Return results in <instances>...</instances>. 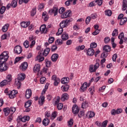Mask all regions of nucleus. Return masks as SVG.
<instances>
[{
  "label": "nucleus",
  "instance_id": "obj_1",
  "mask_svg": "<svg viewBox=\"0 0 127 127\" xmlns=\"http://www.w3.org/2000/svg\"><path fill=\"white\" fill-rule=\"evenodd\" d=\"M9 58V56H8V52L5 51L3 52L0 55V72H5L6 70L8 69V66L5 64V62L7 61V59Z\"/></svg>",
  "mask_w": 127,
  "mask_h": 127
},
{
  "label": "nucleus",
  "instance_id": "obj_2",
  "mask_svg": "<svg viewBox=\"0 0 127 127\" xmlns=\"http://www.w3.org/2000/svg\"><path fill=\"white\" fill-rule=\"evenodd\" d=\"M49 52H50V48H47L44 50L43 54L41 53H39L36 58V61H39V62H42V61H44L45 59V58L43 56L46 57V56H47L48 54H49Z\"/></svg>",
  "mask_w": 127,
  "mask_h": 127
},
{
  "label": "nucleus",
  "instance_id": "obj_3",
  "mask_svg": "<svg viewBox=\"0 0 127 127\" xmlns=\"http://www.w3.org/2000/svg\"><path fill=\"white\" fill-rule=\"evenodd\" d=\"M71 21H73V18H69L65 20H63L60 24V27L63 28H65V27H67L68 25H69V23H70Z\"/></svg>",
  "mask_w": 127,
  "mask_h": 127
},
{
  "label": "nucleus",
  "instance_id": "obj_4",
  "mask_svg": "<svg viewBox=\"0 0 127 127\" xmlns=\"http://www.w3.org/2000/svg\"><path fill=\"white\" fill-rule=\"evenodd\" d=\"M100 67V64L99 63H96L95 65L91 64L89 66V71L90 73H94V72H96L97 69Z\"/></svg>",
  "mask_w": 127,
  "mask_h": 127
},
{
  "label": "nucleus",
  "instance_id": "obj_5",
  "mask_svg": "<svg viewBox=\"0 0 127 127\" xmlns=\"http://www.w3.org/2000/svg\"><path fill=\"white\" fill-rule=\"evenodd\" d=\"M72 13V11L70 10L66 11L64 13H63L61 17L63 19L65 18H67V17H70L71 16Z\"/></svg>",
  "mask_w": 127,
  "mask_h": 127
},
{
  "label": "nucleus",
  "instance_id": "obj_6",
  "mask_svg": "<svg viewBox=\"0 0 127 127\" xmlns=\"http://www.w3.org/2000/svg\"><path fill=\"white\" fill-rule=\"evenodd\" d=\"M8 94L10 99H14V98L16 97V95H17V91L15 90L8 91Z\"/></svg>",
  "mask_w": 127,
  "mask_h": 127
},
{
  "label": "nucleus",
  "instance_id": "obj_7",
  "mask_svg": "<svg viewBox=\"0 0 127 127\" xmlns=\"http://www.w3.org/2000/svg\"><path fill=\"white\" fill-rule=\"evenodd\" d=\"M49 14L52 15V14H54V16L57 15L58 14V7H54L53 8L50 9L49 10Z\"/></svg>",
  "mask_w": 127,
  "mask_h": 127
},
{
  "label": "nucleus",
  "instance_id": "obj_8",
  "mask_svg": "<svg viewBox=\"0 0 127 127\" xmlns=\"http://www.w3.org/2000/svg\"><path fill=\"white\" fill-rule=\"evenodd\" d=\"M52 79L53 81H55L54 83V86H58V84L60 83V79L57 77L56 75H53Z\"/></svg>",
  "mask_w": 127,
  "mask_h": 127
},
{
  "label": "nucleus",
  "instance_id": "obj_9",
  "mask_svg": "<svg viewBox=\"0 0 127 127\" xmlns=\"http://www.w3.org/2000/svg\"><path fill=\"white\" fill-rule=\"evenodd\" d=\"M28 67V64L27 62H24L20 66V70L22 71H25L27 67Z\"/></svg>",
  "mask_w": 127,
  "mask_h": 127
},
{
  "label": "nucleus",
  "instance_id": "obj_10",
  "mask_svg": "<svg viewBox=\"0 0 127 127\" xmlns=\"http://www.w3.org/2000/svg\"><path fill=\"white\" fill-rule=\"evenodd\" d=\"M14 50L15 53H16V54H20L22 52V48L20 46H16L15 47Z\"/></svg>",
  "mask_w": 127,
  "mask_h": 127
},
{
  "label": "nucleus",
  "instance_id": "obj_11",
  "mask_svg": "<svg viewBox=\"0 0 127 127\" xmlns=\"http://www.w3.org/2000/svg\"><path fill=\"white\" fill-rule=\"evenodd\" d=\"M40 31H41L42 33H47V32H48V30L46 28V25H42L40 27Z\"/></svg>",
  "mask_w": 127,
  "mask_h": 127
},
{
  "label": "nucleus",
  "instance_id": "obj_12",
  "mask_svg": "<svg viewBox=\"0 0 127 127\" xmlns=\"http://www.w3.org/2000/svg\"><path fill=\"white\" fill-rule=\"evenodd\" d=\"M31 96H32V92L31 91V89H27L25 92V97L26 99H30V97H31Z\"/></svg>",
  "mask_w": 127,
  "mask_h": 127
},
{
  "label": "nucleus",
  "instance_id": "obj_13",
  "mask_svg": "<svg viewBox=\"0 0 127 127\" xmlns=\"http://www.w3.org/2000/svg\"><path fill=\"white\" fill-rule=\"evenodd\" d=\"M79 108L78 107V106L74 105L72 107V112L73 113V114H74V115H76V114H78L79 113Z\"/></svg>",
  "mask_w": 127,
  "mask_h": 127
},
{
  "label": "nucleus",
  "instance_id": "obj_14",
  "mask_svg": "<svg viewBox=\"0 0 127 127\" xmlns=\"http://www.w3.org/2000/svg\"><path fill=\"white\" fill-rule=\"evenodd\" d=\"M68 99H69V95L67 93H64L62 95L61 100L62 102H64V101L68 100Z\"/></svg>",
  "mask_w": 127,
  "mask_h": 127
},
{
  "label": "nucleus",
  "instance_id": "obj_15",
  "mask_svg": "<svg viewBox=\"0 0 127 127\" xmlns=\"http://www.w3.org/2000/svg\"><path fill=\"white\" fill-rule=\"evenodd\" d=\"M59 55L57 54H54L51 57V60L53 62H56L58 60Z\"/></svg>",
  "mask_w": 127,
  "mask_h": 127
},
{
  "label": "nucleus",
  "instance_id": "obj_16",
  "mask_svg": "<svg viewBox=\"0 0 127 127\" xmlns=\"http://www.w3.org/2000/svg\"><path fill=\"white\" fill-rule=\"evenodd\" d=\"M87 54L89 56H93V55H94V54H95V51H94V49H93L91 48H89L87 50Z\"/></svg>",
  "mask_w": 127,
  "mask_h": 127
},
{
  "label": "nucleus",
  "instance_id": "obj_17",
  "mask_svg": "<svg viewBox=\"0 0 127 127\" xmlns=\"http://www.w3.org/2000/svg\"><path fill=\"white\" fill-rule=\"evenodd\" d=\"M96 115V113L93 111H89L87 113V117L89 118V119H92V118H94Z\"/></svg>",
  "mask_w": 127,
  "mask_h": 127
},
{
  "label": "nucleus",
  "instance_id": "obj_18",
  "mask_svg": "<svg viewBox=\"0 0 127 127\" xmlns=\"http://www.w3.org/2000/svg\"><path fill=\"white\" fill-rule=\"evenodd\" d=\"M87 82H84L80 87V92H85L87 90Z\"/></svg>",
  "mask_w": 127,
  "mask_h": 127
},
{
  "label": "nucleus",
  "instance_id": "obj_19",
  "mask_svg": "<svg viewBox=\"0 0 127 127\" xmlns=\"http://www.w3.org/2000/svg\"><path fill=\"white\" fill-rule=\"evenodd\" d=\"M60 102V97L58 96L53 100V103L54 104L55 106H57L59 102Z\"/></svg>",
  "mask_w": 127,
  "mask_h": 127
},
{
  "label": "nucleus",
  "instance_id": "obj_20",
  "mask_svg": "<svg viewBox=\"0 0 127 127\" xmlns=\"http://www.w3.org/2000/svg\"><path fill=\"white\" fill-rule=\"evenodd\" d=\"M17 79L20 81H23L25 79V74L24 73H20L18 75Z\"/></svg>",
  "mask_w": 127,
  "mask_h": 127
},
{
  "label": "nucleus",
  "instance_id": "obj_21",
  "mask_svg": "<svg viewBox=\"0 0 127 127\" xmlns=\"http://www.w3.org/2000/svg\"><path fill=\"white\" fill-rule=\"evenodd\" d=\"M43 125L44 126H45V127L48 126V125H49L50 123V120H49V119L48 118H45L43 120Z\"/></svg>",
  "mask_w": 127,
  "mask_h": 127
},
{
  "label": "nucleus",
  "instance_id": "obj_22",
  "mask_svg": "<svg viewBox=\"0 0 127 127\" xmlns=\"http://www.w3.org/2000/svg\"><path fill=\"white\" fill-rule=\"evenodd\" d=\"M3 112L4 113V115L6 117H7L10 114V112L9 111V108L6 107L4 109H3Z\"/></svg>",
  "mask_w": 127,
  "mask_h": 127
},
{
  "label": "nucleus",
  "instance_id": "obj_23",
  "mask_svg": "<svg viewBox=\"0 0 127 127\" xmlns=\"http://www.w3.org/2000/svg\"><path fill=\"white\" fill-rule=\"evenodd\" d=\"M69 77H64L61 80V83L62 84H67V83H69Z\"/></svg>",
  "mask_w": 127,
  "mask_h": 127
},
{
  "label": "nucleus",
  "instance_id": "obj_24",
  "mask_svg": "<svg viewBox=\"0 0 127 127\" xmlns=\"http://www.w3.org/2000/svg\"><path fill=\"white\" fill-rule=\"evenodd\" d=\"M30 24V22H21V26L23 28H26L28 25Z\"/></svg>",
  "mask_w": 127,
  "mask_h": 127
},
{
  "label": "nucleus",
  "instance_id": "obj_25",
  "mask_svg": "<svg viewBox=\"0 0 127 127\" xmlns=\"http://www.w3.org/2000/svg\"><path fill=\"white\" fill-rule=\"evenodd\" d=\"M127 8V0H123L122 10L125 11Z\"/></svg>",
  "mask_w": 127,
  "mask_h": 127
},
{
  "label": "nucleus",
  "instance_id": "obj_26",
  "mask_svg": "<svg viewBox=\"0 0 127 127\" xmlns=\"http://www.w3.org/2000/svg\"><path fill=\"white\" fill-rule=\"evenodd\" d=\"M40 70V64H37L35 65V66L33 68L34 72H39Z\"/></svg>",
  "mask_w": 127,
  "mask_h": 127
},
{
  "label": "nucleus",
  "instance_id": "obj_27",
  "mask_svg": "<svg viewBox=\"0 0 127 127\" xmlns=\"http://www.w3.org/2000/svg\"><path fill=\"white\" fill-rule=\"evenodd\" d=\"M8 27H9V24H5V25H4L2 28V31H3V32H6L8 30Z\"/></svg>",
  "mask_w": 127,
  "mask_h": 127
},
{
  "label": "nucleus",
  "instance_id": "obj_28",
  "mask_svg": "<svg viewBox=\"0 0 127 127\" xmlns=\"http://www.w3.org/2000/svg\"><path fill=\"white\" fill-rule=\"evenodd\" d=\"M42 18L45 21H47L48 20V15L46 13V12H44L42 13Z\"/></svg>",
  "mask_w": 127,
  "mask_h": 127
},
{
  "label": "nucleus",
  "instance_id": "obj_29",
  "mask_svg": "<svg viewBox=\"0 0 127 127\" xmlns=\"http://www.w3.org/2000/svg\"><path fill=\"white\" fill-rule=\"evenodd\" d=\"M68 38H69L68 34L66 33H64L62 36V40H64V41L67 40Z\"/></svg>",
  "mask_w": 127,
  "mask_h": 127
},
{
  "label": "nucleus",
  "instance_id": "obj_30",
  "mask_svg": "<svg viewBox=\"0 0 127 127\" xmlns=\"http://www.w3.org/2000/svg\"><path fill=\"white\" fill-rule=\"evenodd\" d=\"M103 50L105 52H110L111 51V47L109 45H105L103 47Z\"/></svg>",
  "mask_w": 127,
  "mask_h": 127
},
{
  "label": "nucleus",
  "instance_id": "obj_31",
  "mask_svg": "<svg viewBox=\"0 0 127 127\" xmlns=\"http://www.w3.org/2000/svg\"><path fill=\"white\" fill-rule=\"evenodd\" d=\"M15 85L17 86L18 88H19L21 86V82L19 79H15Z\"/></svg>",
  "mask_w": 127,
  "mask_h": 127
},
{
  "label": "nucleus",
  "instance_id": "obj_32",
  "mask_svg": "<svg viewBox=\"0 0 127 127\" xmlns=\"http://www.w3.org/2000/svg\"><path fill=\"white\" fill-rule=\"evenodd\" d=\"M63 44V41L61 39H58L55 41V45H62Z\"/></svg>",
  "mask_w": 127,
  "mask_h": 127
},
{
  "label": "nucleus",
  "instance_id": "obj_33",
  "mask_svg": "<svg viewBox=\"0 0 127 127\" xmlns=\"http://www.w3.org/2000/svg\"><path fill=\"white\" fill-rule=\"evenodd\" d=\"M45 101V96L43 95L41 96L39 98V104H42V105H43Z\"/></svg>",
  "mask_w": 127,
  "mask_h": 127
},
{
  "label": "nucleus",
  "instance_id": "obj_34",
  "mask_svg": "<svg viewBox=\"0 0 127 127\" xmlns=\"http://www.w3.org/2000/svg\"><path fill=\"white\" fill-rule=\"evenodd\" d=\"M127 21V17H125L123 18V19H121L120 20V25H124L125 23H126Z\"/></svg>",
  "mask_w": 127,
  "mask_h": 127
},
{
  "label": "nucleus",
  "instance_id": "obj_35",
  "mask_svg": "<svg viewBox=\"0 0 127 127\" xmlns=\"http://www.w3.org/2000/svg\"><path fill=\"white\" fill-rule=\"evenodd\" d=\"M32 104V101L29 100L25 103V108H29Z\"/></svg>",
  "mask_w": 127,
  "mask_h": 127
},
{
  "label": "nucleus",
  "instance_id": "obj_36",
  "mask_svg": "<svg viewBox=\"0 0 127 127\" xmlns=\"http://www.w3.org/2000/svg\"><path fill=\"white\" fill-rule=\"evenodd\" d=\"M7 84H8L7 80L4 79L0 83V87H3L4 86L7 85Z\"/></svg>",
  "mask_w": 127,
  "mask_h": 127
},
{
  "label": "nucleus",
  "instance_id": "obj_37",
  "mask_svg": "<svg viewBox=\"0 0 127 127\" xmlns=\"http://www.w3.org/2000/svg\"><path fill=\"white\" fill-rule=\"evenodd\" d=\"M61 89L63 92H67V91L69 90V85L62 86L61 87Z\"/></svg>",
  "mask_w": 127,
  "mask_h": 127
},
{
  "label": "nucleus",
  "instance_id": "obj_38",
  "mask_svg": "<svg viewBox=\"0 0 127 127\" xmlns=\"http://www.w3.org/2000/svg\"><path fill=\"white\" fill-rule=\"evenodd\" d=\"M88 107H89V103L88 102L85 101L82 103L81 105V108L82 109H86Z\"/></svg>",
  "mask_w": 127,
  "mask_h": 127
},
{
  "label": "nucleus",
  "instance_id": "obj_39",
  "mask_svg": "<svg viewBox=\"0 0 127 127\" xmlns=\"http://www.w3.org/2000/svg\"><path fill=\"white\" fill-rule=\"evenodd\" d=\"M88 91L89 92H90L92 95H94V93H95V86L90 87L89 88Z\"/></svg>",
  "mask_w": 127,
  "mask_h": 127
},
{
  "label": "nucleus",
  "instance_id": "obj_40",
  "mask_svg": "<svg viewBox=\"0 0 127 127\" xmlns=\"http://www.w3.org/2000/svg\"><path fill=\"white\" fill-rule=\"evenodd\" d=\"M8 83L11 82V80H12V76L11 74H8L6 77V79Z\"/></svg>",
  "mask_w": 127,
  "mask_h": 127
},
{
  "label": "nucleus",
  "instance_id": "obj_41",
  "mask_svg": "<svg viewBox=\"0 0 127 127\" xmlns=\"http://www.w3.org/2000/svg\"><path fill=\"white\" fill-rule=\"evenodd\" d=\"M12 7H16L17 5V0H13L11 3Z\"/></svg>",
  "mask_w": 127,
  "mask_h": 127
},
{
  "label": "nucleus",
  "instance_id": "obj_42",
  "mask_svg": "<svg viewBox=\"0 0 127 127\" xmlns=\"http://www.w3.org/2000/svg\"><path fill=\"white\" fill-rule=\"evenodd\" d=\"M10 114L12 115L14 113H15V111H16V108L15 107H11L10 108H9Z\"/></svg>",
  "mask_w": 127,
  "mask_h": 127
},
{
  "label": "nucleus",
  "instance_id": "obj_43",
  "mask_svg": "<svg viewBox=\"0 0 127 127\" xmlns=\"http://www.w3.org/2000/svg\"><path fill=\"white\" fill-rule=\"evenodd\" d=\"M58 47H57V45H54L52 46L51 48V50L52 52H54V51H56L57 50V49Z\"/></svg>",
  "mask_w": 127,
  "mask_h": 127
},
{
  "label": "nucleus",
  "instance_id": "obj_44",
  "mask_svg": "<svg viewBox=\"0 0 127 127\" xmlns=\"http://www.w3.org/2000/svg\"><path fill=\"white\" fill-rule=\"evenodd\" d=\"M112 10H106L105 11V15H107L108 16H111L112 15Z\"/></svg>",
  "mask_w": 127,
  "mask_h": 127
},
{
  "label": "nucleus",
  "instance_id": "obj_45",
  "mask_svg": "<svg viewBox=\"0 0 127 127\" xmlns=\"http://www.w3.org/2000/svg\"><path fill=\"white\" fill-rule=\"evenodd\" d=\"M119 34V30L118 29H115L112 33V36H117Z\"/></svg>",
  "mask_w": 127,
  "mask_h": 127
},
{
  "label": "nucleus",
  "instance_id": "obj_46",
  "mask_svg": "<svg viewBox=\"0 0 127 127\" xmlns=\"http://www.w3.org/2000/svg\"><path fill=\"white\" fill-rule=\"evenodd\" d=\"M35 14H36V8H34L31 11V16H34Z\"/></svg>",
  "mask_w": 127,
  "mask_h": 127
},
{
  "label": "nucleus",
  "instance_id": "obj_47",
  "mask_svg": "<svg viewBox=\"0 0 127 127\" xmlns=\"http://www.w3.org/2000/svg\"><path fill=\"white\" fill-rule=\"evenodd\" d=\"M45 62H46V67H50L51 65V61H48V60L46 59L45 60Z\"/></svg>",
  "mask_w": 127,
  "mask_h": 127
},
{
  "label": "nucleus",
  "instance_id": "obj_48",
  "mask_svg": "<svg viewBox=\"0 0 127 127\" xmlns=\"http://www.w3.org/2000/svg\"><path fill=\"white\" fill-rule=\"evenodd\" d=\"M62 32H63V28L61 27L59 29L57 33V35H61V34H62Z\"/></svg>",
  "mask_w": 127,
  "mask_h": 127
},
{
  "label": "nucleus",
  "instance_id": "obj_49",
  "mask_svg": "<svg viewBox=\"0 0 127 127\" xmlns=\"http://www.w3.org/2000/svg\"><path fill=\"white\" fill-rule=\"evenodd\" d=\"M41 84H44L46 82V78L45 77H42L40 79Z\"/></svg>",
  "mask_w": 127,
  "mask_h": 127
},
{
  "label": "nucleus",
  "instance_id": "obj_50",
  "mask_svg": "<svg viewBox=\"0 0 127 127\" xmlns=\"http://www.w3.org/2000/svg\"><path fill=\"white\" fill-rule=\"evenodd\" d=\"M5 7L2 6L0 8V14H3L4 13V11H5Z\"/></svg>",
  "mask_w": 127,
  "mask_h": 127
},
{
  "label": "nucleus",
  "instance_id": "obj_51",
  "mask_svg": "<svg viewBox=\"0 0 127 127\" xmlns=\"http://www.w3.org/2000/svg\"><path fill=\"white\" fill-rule=\"evenodd\" d=\"M57 107L58 108V109L60 111L61 110H62L63 109V104L62 103H59L57 105Z\"/></svg>",
  "mask_w": 127,
  "mask_h": 127
},
{
  "label": "nucleus",
  "instance_id": "obj_52",
  "mask_svg": "<svg viewBox=\"0 0 127 127\" xmlns=\"http://www.w3.org/2000/svg\"><path fill=\"white\" fill-rule=\"evenodd\" d=\"M23 45L25 48H28V47H29V42L28 41H25L23 43Z\"/></svg>",
  "mask_w": 127,
  "mask_h": 127
},
{
  "label": "nucleus",
  "instance_id": "obj_53",
  "mask_svg": "<svg viewBox=\"0 0 127 127\" xmlns=\"http://www.w3.org/2000/svg\"><path fill=\"white\" fill-rule=\"evenodd\" d=\"M54 40H55V38L53 37H51L49 38V43L50 44L53 43L54 42Z\"/></svg>",
  "mask_w": 127,
  "mask_h": 127
},
{
  "label": "nucleus",
  "instance_id": "obj_54",
  "mask_svg": "<svg viewBox=\"0 0 127 127\" xmlns=\"http://www.w3.org/2000/svg\"><path fill=\"white\" fill-rule=\"evenodd\" d=\"M124 38H125V34H124V32L121 33L118 36L119 39H123Z\"/></svg>",
  "mask_w": 127,
  "mask_h": 127
},
{
  "label": "nucleus",
  "instance_id": "obj_55",
  "mask_svg": "<svg viewBox=\"0 0 127 127\" xmlns=\"http://www.w3.org/2000/svg\"><path fill=\"white\" fill-rule=\"evenodd\" d=\"M107 56H108V53H107L106 52H104L101 54V58H106V57H107Z\"/></svg>",
  "mask_w": 127,
  "mask_h": 127
},
{
  "label": "nucleus",
  "instance_id": "obj_56",
  "mask_svg": "<svg viewBox=\"0 0 127 127\" xmlns=\"http://www.w3.org/2000/svg\"><path fill=\"white\" fill-rule=\"evenodd\" d=\"M56 117H57V113L56 111H55L52 114V120L54 119Z\"/></svg>",
  "mask_w": 127,
  "mask_h": 127
},
{
  "label": "nucleus",
  "instance_id": "obj_57",
  "mask_svg": "<svg viewBox=\"0 0 127 127\" xmlns=\"http://www.w3.org/2000/svg\"><path fill=\"white\" fill-rule=\"evenodd\" d=\"M117 58H118V55L117 54H115L112 57V60L114 62H116L117 61Z\"/></svg>",
  "mask_w": 127,
  "mask_h": 127
},
{
  "label": "nucleus",
  "instance_id": "obj_58",
  "mask_svg": "<svg viewBox=\"0 0 127 127\" xmlns=\"http://www.w3.org/2000/svg\"><path fill=\"white\" fill-rule=\"evenodd\" d=\"M97 47V43L93 42L90 44V48H96Z\"/></svg>",
  "mask_w": 127,
  "mask_h": 127
},
{
  "label": "nucleus",
  "instance_id": "obj_59",
  "mask_svg": "<svg viewBox=\"0 0 127 127\" xmlns=\"http://www.w3.org/2000/svg\"><path fill=\"white\" fill-rule=\"evenodd\" d=\"M90 21H91V17H90V16H88L86 18L85 20L86 24H89L90 23Z\"/></svg>",
  "mask_w": 127,
  "mask_h": 127
},
{
  "label": "nucleus",
  "instance_id": "obj_60",
  "mask_svg": "<svg viewBox=\"0 0 127 127\" xmlns=\"http://www.w3.org/2000/svg\"><path fill=\"white\" fill-rule=\"evenodd\" d=\"M22 59H23V57H22L16 58L15 59V63H17V62L20 61Z\"/></svg>",
  "mask_w": 127,
  "mask_h": 127
},
{
  "label": "nucleus",
  "instance_id": "obj_61",
  "mask_svg": "<svg viewBox=\"0 0 127 127\" xmlns=\"http://www.w3.org/2000/svg\"><path fill=\"white\" fill-rule=\"evenodd\" d=\"M99 33H100V30L97 29V30H95V31L92 33V35H94V36L98 35Z\"/></svg>",
  "mask_w": 127,
  "mask_h": 127
},
{
  "label": "nucleus",
  "instance_id": "obj_62",
  "mask_svg": "<svg viewBox=\"0 0 127 127\" xmlns=\"http://www.w3.org/2000/svg\"><path fill=\"white\" fill-rule=\"evenodd\" d=\"M64 11H65V8L62 7L59 10V13H60L61 14L63 13V12H64Z\"/></svg>",
  "mask_w": 127,
  "mask_h": 127
},
{
  "label": "nucleus",
  "instance_id": "obj_63",
  "mask_svg": "<svg viewBox=\"0 0 127 127\" xmlns=\"http://www.w3.org/2000/svg\"><path fill=\"white\" fill-rule=\"evenodd\" d=\"M107 125H108V120H105L102 124V127H107Z\"/></svg>",
  "mask_w": 127,
  "mask_h": 127
},
{
  "label": "nucleus",
  "instance_id": "obj_64",
  "mask_svg": "<svg viewBox=\"0 0 127 127\" xmlns=\"http://www.w3.org/2000/svg\"><path fill=\"white\" fill-rule=\"evenodd\" d=\"M84 115V111H80L78 114V117L79 118H82Z\"/></svg>",
  "mask_w": 127,
  "mask_h": 127
}]
</instances>
